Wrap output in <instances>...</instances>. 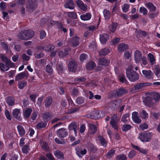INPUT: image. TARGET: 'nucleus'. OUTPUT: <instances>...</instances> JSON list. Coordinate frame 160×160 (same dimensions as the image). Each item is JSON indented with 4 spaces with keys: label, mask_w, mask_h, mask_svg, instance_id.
I'll use <instances>...</instances> for the list:
<instances>
[{
    "label": "nucleus",
    "mask_w": 160,
    "mask_h": 160,
    "mask_svg": "<svg viewBox=\"0 0 160 160\" xmlns=\"http://www.w3.org/2000/svg\"><path fill=\"white\" fill-rule=\"evenodd\" d=\"M89 132L91 134L94 133L97 131V128L94 124H91L89 125Z\"/></svg>",
    "instance_id": "a878e982"
},
{
    "label": "nucleus",
    "mask_w": 160,
    "mask_h": 160,
    "mask_svg": "<svg viewBox=\"0 0 160 160\" xmlns=\"http://www.w3.org/2000/svg\"><path fill=\"white\" fill-rule=\"evenodd\" d=\"M0 68L2 71H5L8 70L9 68L7 65H4L2 63H0Z\"/></svg>",
    "instance_id": "c03bdc74"
},
{
    "label": "nucleus",
    "mask_w": 160,
    "mask_h": 160,
    "mask_svg": "<svg viewBox=\"0 0 160 160\" xmlns=\"http://www.w3.org/2000/svg\"><path fill=\"white\" fill-rule=\"evenodd\" d=\"M79 38L77 36H75L71 40V43L72 46L76 47L79 44Z\"/></svg>",
    "instance_id": "4be33fe9"
},
{
    "label": "nucleus",
    "mask_w": 160,
    "mask_h": 160,
    "mask_svg": "<svg viewBox=\"0 0 160 160\" xmlns=\"http://www.w3.org/2000/svg\"><path fill=\"white\" fill-rule=\"evenodd\" d=\"M134 60L136 63H139L141 61L142 54L141 52L139 50H136L134 53Z\"/></svg>",
    "instance_id": "39448f33"
},
{
    "label": "nucleus",
    "mask_w": 160,
    "mask_h": 160,
    "mask_svg": "<svg viewBox=\"0 0 160 160\" xmlns=\"http://www.w3.org/2000/svg\"><path fill=\"white\" fill-rule=\"evenodd\" d=\"M139 12L140 13L144 15H147L148 13V11L144 7H141L139 8Z\"/></svg>",
    "instance_id": "e433bc0d"
},
{
    "label": "nucleus",
    "mask_w": 160,
    "mask_h": 160,
    "mask_svg": "<svg viewBox=\"0 0 160 160\" xmlns=\"http://www.w3.org/2000/svg\"><path fill=\"white\" fill-rule=\"evenodd\" d=\"M142 73L144 76L147 78H150L152 74L151 71L150 70H143Z\"/></svg>",
    "instance_id": "72a5a7b5"
},
{
    "label": "nucleus",
    "mask_w": 160,
    "mask_h": 160,
    "mask_svg": "<svg viewBox=\"0 0 160 160\" xmlns=\"http://www.w3.org/2000/svg\"><path fill=\"white\" fill-rule=\"evenodd\" d=\"M99 62L101 65L107 66L109 65L110 61L105 58H102L99 59Z\"/></svg>",
    "instance_id": "6ab92c4d"
},
{
    "label": "nucleus",
    "mask_w": 160,
    "mask_h": 160,
    "mask_svg": "<svg viewBox=\"0 0 160 160\" xmlns=\"http://www.w3.org/2000/svg\"><path fill=\"white\" fill-rule=\"evenodd\" d=\"M133 66L131 65L126 70V74L128 78L132 82H134L139 78V76L137 73L132 69Z\"/></svg>",
    "instance_id": "f257e3e1"
},
{
    "label": "nucleus",
    "mask_w": 160,
    "mask_h": 160,
    "mask_svg": "<svg viewBox=\"0 0 160 160\" xmlns=\"http://www.w3.org/2000/svg\"><path fill=\"white\" fill-rule=\"evenodd\" d=\"M98 26H96L93 25H90L86 27V28L89 30L91 31H94L97 28Z\"/></svg>",
    "instance_id": "3c124183"
},
{
    "label": "nucleus",
    "mask_w": 160,
    "mask_h": 160,
    "mask_svg": "<svg viewBox=\"0 0 160 160\" xmlns=\"http://www.w3.org/2000/svg\"><path fill=\"white\" fill-rule=\"evenodd\" d=\"M119 79L121 82L123 83L126 82L124 75L123 74H121L119 77Z\"/></svg>",
    "instance_id": "e2e57ef3"
},
{
    "label": "nucleus",
    "mask_w": 160,
    "mask_h": 160,
    "mask_svg": "<svg viewBox=\"0 0 160 160\" xmlns=\"http://www.w3.org/2000/svg\"><path fill=\"white\" fill-rule=\"evenodd\" d=\"M76 154L79 158H82V156L85 155L87 152V151L86 149H84L82 150L79 149L78 148H76Z\"/></svg>",
    "instance_id": "2eb2a0df"
},
{
    "label": "nucleus",
    "mask_w": 160,
    "mask_h": 160,
    "mask_svg": "<svg viewBox=\"0 0 160 160\" xmlns=\"http://www.w3.org/2000/svg\"><path fill=\"white\" fill-rule=\"evenodd\" d=\"M76 3L79 8L83 11H86L88 9V6L84 4L82 1L80 0H78L76 2Z\"/></svg>",
    "instance_id": "6e6552de"
},
{
    "label": "nucleus",
    "mask_w": 160,
    "mask_h": 160,
    "mask_svg": "<svg viewBox=\"0 0 160 160\" xmlns=\"http://www.w3.org/2000/svg\"><path fill=\"white\" fill-rule=\"evenodd\" d=\"M115 153V151L113 149H111L107 153L106 156L108 158L112 157Z\"/></svg>",
    "instance_id": "603ef678"
},
{
    "label": "nucleus",
    "mask_w": 160,
    "mask_h": 160,
    "mask_svg": "<svg viewBox=\"0 0 160 160\" xmlns=\"http://www.w3.org/2000/svg\"><path fill=\"white\" fill-rule=\"evenodd\" d=\"M155 74L158 78L160 77V69L158 65H157L155 67Z\"/></svg>",
    "instance_id": "58836bf2"
},
{
    "label": "nucleus",
    "mask_w": 160,
    "mask_h": 160,
    "mask_svg": "<svg viewBox=\"0 0 160 160\" xmlns=\"http://www.w3.org/2000/svg\"><path fill=\"white\" fill-rule=\"evenodd\" d=\"M34 34L33 31L31 30L22 31L19 35V38L22 39H29L32 37Z\"/></svg>",
    "instance_id": "7ed1b4c3"
},
{
    "label": "nucleus",
    "mask_w": 160,
    "mask_h": 160,
    "mask_svg": "<svg viewBox=\"0 0 160 160\" xmlns=\"http://www.w3.org/2000/svg\"><path fill=\"white\" fill-rule=\"evenodd\" d=\"M142 119H146L148 117V114L144 110H142V112L140 113Z\"/></svg>",
    "instance_id": "a18cd8bd"
},
{
    "label": "nucleus",
    "mask_w": 160,
    "mask_h": 160,
    "mask_svg": "<svg viewBox=\"0 0 160 160\" xmlns=\"http://www.w3.org/2000/svg\"><path fill=\"white\" fill-rule=\"evenodd\" d=\"M86 79L85 78L82 77V78H78L74 79L75 83L76 84H83V82L85 81Z\"/></svg>",
    "instance_id": "7c9ffc66"
},
{
    "label": "nucleus",
    "mask_w": 160,
    "mask_h": 160,
    "mask_svg": "<svg viewBox=\"0 0 160 160\" xmlns=\"http://www.w3.org/2000/svg\"><path fill=\"white\" fill-rule=\"evenodd\" d=\"M44 50L48 52H50L54 49V46L53 45H48L43 48Z\"/></svg>",
    "instance_id": "ea45409f"
},
{
    "label": "nucleus",
    "mask_w": 160,
    "mask_h": 160,
    "mask_svg": "<svg viewBox=\"0 0 160 160\" xmlns=\"http://www.w3.org/2000/svg\"><path fill=\"white\" fill-rule=\"evenodd\" d=\"M12 113L14 118L19 121L21 120L22 118L20 117V114L19 109L15 108L13 110Z\"/></svg>",
    "instance_id": "dca6fc26"
},
{
    "label": "nucleus",
    "mask_w": 160,
    "mask_h": 160,
    "mask_svg": "<svg viewBox=\"0 0 160 160\" xmlns=\"http://www.w3.org/2000/svg\"><path fill=\"white\" fill-rule=\"evenodd\" d=\"M152 137V133L147 132L140 133L138 138L142 142H149L151 140Z\"/></svg>",
    "instance_id": "20e7f679"
},
{
    "label": "nucleus",
    "mask_w": 160,
    "mask_h": 160,
    "mask_svg": "<svg viewBox=\"0 0 160 160\" xmlns=\"http://www.w3.org/2000/svg\"><path fill=\"white\" fill-rule=\"evenodd\" d=\"M67 15L68 17L73 19H76L77 18L76 13L73 12H68Z\"/></svg>",
    "instance_id": "6e6d98bb"
},
{
    "label": "nucleus",
    "mask_w": 160,
    "mask_h": 160,
    "mask_svg": "<svg viewBox=\"0 0 160 160\" xmlns=\"http://www.w3.org/2000/svg\"><path fill=\"white\" fill-rule=\"evenodd\" d=\"M136 155L135 151L134 150H132L129 152L128 154V157L130 158H132Z\"/></svg>",
    "instance_id": "052dcab7"
},
{
    "label": "nucleus",
    "mask_w": 160,
    "mask_h": 160,
    "mask_svg": "<svg viewBox=\"0 0 160 160\" xmlns=\"http://www.w3.org/2000/svg\"><path fill=\"white\" fill-rule=\"evenodd\" d=\"M129 116V113H126L124 115L122 119V121L124 122H126L127 121V118Z\"/></svg>",
    "instance_id": "bf43d9fd"
},
{
    "label": "nucleus",
    "mask_w": 160,
    "mask_h": 160,
    "mask_svg": "<svg viewBox=\"0 0 160 160\" xmlns=\"http://www.w3.org/2000/svg\"><path fill=\"white\" fill-rule=\"evenodd\" d=\"M110 51L111 50L108 49L104 48L99 51V53L100 55L105 56L110 53Z\"/></svg>",
    "instance_id": "b1692460"
},
{
    "label": "nucleus",
    "mask_w": 160,
    "mask_h": 160,
    "mask_svg": "<svg viewBox=\"0 0 160 160\" xmlns=\"http://www.w3.org/2000/svg\"><path fill=\"white\" fill-rule=\"evenodd\" d=\"M6 102L7 103L9 106H12L14 104V99L12 97H8L7 98Z\"/></svg>",
    "instance_id": "473e14b6"
},
{
    "label": "nucleus",
    "mask_w": 160,
    "mask_h": 160,
    "mask_svg": "<svg viewBox=\"0 0 160 160\" xmlns=\"http://www.w3.org/2000/svg\"><path fill=\"white\" fill-rule=\"evenodd\" d=\"M132 128L131 125L129 124H124L122 127V129L123 131L126 132L130 130Z\"/></svg>",
    "instance_id": "37998d69"
},
{
    "label": "nucleus",
    "mask_w": 160,
    "mask_h": 160,
    "mask_svg": "<svg viewBox=\"0 0 160 160\" xmlns=\"http://www.w3.org/2000/svg\"><path fill=\"white\" fill-rule=\"evenodd\" d=\"M116 158L117 160H127V159L126 156L123 154L118 155Z\"/></svg>",
    "instance_id": "4c0bfd02"
},
{
    "label": "nucleus",
    "mask_w": 160,
    "mask_h": 160,
    "mask_svg": "<svg viewBox=\"0 0 160 160\" xmlns=\"http://www.w3.org/2000/svg\"><path fill=\"white\" fill-rule=\"evenodd\" d=\"M132 118L136 123H139L141 122V120L139 118L138 113L137 112H134L132 113Z\"/></svg>",
    "instance_id": "9d476101"
},
{
    "label": "nucleus",
    "mask_w": 160,
    "mask_h": 160,
    "mask_svg": "<svg viewBox=\"0 0 160 160\" xmlns=\"http://www.w3.org/2000/svg\"><path fill=\"white\" fill-rule=\"evenodd\" d=\"M42 117L44 121H47L51 119L52 117L49 113L45 112L42 114Z\"/></svg>",
    "instance_id": "cd10ccee"
},
{
    "label": "nucleus",
    "mask_w": 160,
    "mask_h": 160,
    "mask_svg": "<svg viewBox=\"0 0 160 160\" xmlns=\"http://www.w3.org/2000/svg\"><path fill=\"white\" fill-rule=\"evenodd\" d=\"M68 128L70 131L73 130L75 135L77 136V130L78 128V125L75 122H72L69 125Z\"/></svg>",
    "instance_id": "423d86ee"
},
{
    "label": "nucleus",
    "mask_w": 160,
    "mask_h": 160,
    "mask_svg": "<svg viewBox=\"0 0 160 160\" xmlns=\"http://www.w3.org/2000/svg\"><path fill=\"white\" fill-rule=\"evenodd\" d=\"M95 66V63L91 61L87 64L86 66V68L88 70H91L93 69Z\"/></svg>",
    "instance_id": "c85d7f7f"
},
{
    "label": "nucleus",
    "mask_w": 160,
    "mask_h": 160,
    "mask_svg": "<svg viewBox=\"0 0 160 160\" xmlns=\"http://www.w3.org/2000/svg\"><path fill=\"white\" fill-rule=\"evenodd\" d=\"M92 14L89 13H87L81 15V19L83 21H88L91 18Z\"/></svg>",
    "instance_id": "412c9836"
},
{
    "label": "nucleus",
    "mask_w": 160,
    "mask_h": 160,
    "mask_svg": "<svg viewBox=\"0 0 160 160\" xmlns=\"http://www.w3.org/2000/svg\"><path fill=\"white\" fill-rule=\"evenodd\" d=\"M118 24L116 23H113L109 27L110 30L112 32H114L116 29L117 28Z\"/></svg>",
    "instance_id": "49530a36"
},
{
    "label": "nucleus",
    "mask_w": 160,
    "mask_h": 160,
    "mask_svg": "<svg viewBox=\"0 0 160 160\" xmlns=\"http://www.w3.org/2000/svg\"><path fill=\"white\" fill-rule=\"evenodd\" d=\"M129 8V5L127 4H124L122 7V8L123 11L124 12H127Z\"/></svg>",
    "instance_id": "8fccbe9b"
},
{
    "label": "nucleus",
    "mask_w": 160,
    "mask_h": 160,
    "mask_svg": "<svg viewBox=\"0 0 160 160\" xmlns=\"http://www.w3.org/2000/svg\"><path fill=\"white\" fill-rule=\"evenodd\" d=\"M155 100H158L160 98V94L156 92H151L150 96H147L146 98V104L149 107H151L153 103L152 102V98Z\"/></svg>",
    "instance_id": "f03ea898"
},
{
    "label": "nucleus",
    "mask_w": 160,
    "mask_h": 160,
    "mask_svg": "<svg viewBox=\"0 0 160 160\" xmlns=\"http://www.w3.org/2000/svg\"><path fill=\"white\" fill-rule=\"evenodd\" d=\"M151 85L150 83H140L135 86L133 89L136 92L139 91L144 86H149Z\"/></svg>",
    "instance_id": "9b49d317"
},
{
    "label": "nucleus",
    "mask_w": 160,
    "mask_h": 160,
    "mask_svg": "<svg viewBox=\"0 0 160 160\" xmlns=\"http://www.w3.org/2000/svg\"><path fill=\"white\" fill-rule=\"evenodd\" d=\"M46 71L49 74H51L52 73L53 70L52 68L50 65H47L46 67Z\"/></svg>",
    "instance_id": "864d4df0"
},
{
    "label": "nucleus",
    "mask_w": 160,
    "mask_h": 160,
    "mask_svg": "<svg viewBox=\"0 0 160 160\" xmlns=\"http://www.w3.org/2000/svg\"><path fill=\"white\" fill-rule=\"evenodd\" d=\"M58 135L61 138H64L68 135V132L64 128H61L58 130L57 131Z\"/></svg>",
    "instance_id": "f8f14e48"
},
{
    "label": "nucleus",
    "mask_w": 160,
    "mask_h": 160,
    "mask_svg": "<svg viewBox=\"0 0 160 160\" xmlns=\"http://www.w3.org/2000/svg\"><path fill=\"white\" fill-rule=\"evenodd\" d=\"M110 124L112 127L115 129L117 130L118 129V126L117 123L114 120L112 119L110 122Z\"/></svg>",
    "instance_id": "09e8293b"
},
{
    "label": "nucleus",
    "mask_w": 160,
    "mask_h": 160,
    "mask_svg": "<svg viewBox=\"0 0 160 160\" xmlns=\"http://www.w3.org/2000/svg\"><path fill=\"white\" fill-rule=\"evenodd\" d=\"M55 142L58 144H64L66 143V141L64 140H61L58 138H56L55 139Z\"/></svg>",
    "instance_id": "680f3d73"
},
{
    "label": "nucleus",
    "mask_w": 160,
    "mask_h": 160,
    "mask_svg": "<svg viewBox=\"0 0 160 160\" xmlns=\"http://www.w3.org/2000/svg\"><path fill=\"white\" fill-rule=\"evenodd\" d=\"M28 73L27 71L23 72L19 74H17L15 77L16 81H18L21 80L25 77H28Z\"/></svg>",
    "instance_id": "1a4fd4ad"
},
{
    "label": "nucleus",
    "mask_w": 160,
    "mask_h": 160,
    "mask_svg": "<svg viewBox=\"0 0 160 160\" xmlns=\"http://www.w3.org/2000/svg\"><path fill=\"white\" fill-rule=\"evenodd\" d=\"M17 128L19 134L21 136H22L25 134V131L23 127L21 125H18Z\"/></svg>",
    "instance_id": "c756f323"
},
{
    "label": "nucleus",
    "mask_w": 160,
    "mask_h": 160,
    "mask_svg": "<svg viewBox=\"0 0 160 160\" xmlns=\"http://www.w3.org/2000/svg\"><path fill=\"white\" fill-rule=\"evenodd\" d=\"M77 63L74 61H71L69 62L68 65V68L70 72H74L77 68Z\"/></svg>",
    "instance_id": "0eeeda50"
},
{
    "label": "nucleus",
    "mask_w": 160,
    "mask_h": 160,
    "mask_svg": "<svg viewBox=\"0 0 160 160\" xmlns=\"http://www.w3.org/2000/svg\"><path fill=\"white\" fill-rule=\"evenodd\" d=\"M126 92L127 91L125 89L123 88H120L119 89L114 90L113 93L115 96H120L126 93Z\"/></svg>",
    "instance_id": "4468645a"
},
{
    "label": "nucleus",
    "mask_w": 160,
    "mask_h": 160,
    "mask_svg": "<svg viewBox=\"0 0 160 160\" xmlns=\"http://www.w3.org/2000/svg\"><path fill=\"white\" fill-rule=\"evenodd\" d=\"M148 58L151 65H153L155 64L156 58L152 54L149 53L148 55Z\"/></svg>",
    "instance_id": "5701e85b"
},
{
    "label": "nucleus",
    "mask_w": 160,
    "mask_h": 160,
    "mask_svg": "<svg viewBox=\"0 0 160 160\" xmlns=\"http://www.w3.org/2000/svg\"><path fill=\"white\" fill-rule=\"evenodd\" d=\"M47 125L46 123L43 122H41L39 123L37 125V128L40 129L42 128H44L46 127Z\"/></svg>",
    "instance_id": "4d7b16f0"
},
{
    "label": "nucleus",
    "mask_w": 160,
    "mask_h": 160,
    "mask_svg": "<svg viewBox=\"0 0 160 160\" xmlns=\"http://www.w3.org/2000/svg\"><path fill=\"white\" fill-rule=\"evenodd\" d=\"M98 140L100 141L102 145L104 147H106L107 144V142L105 139H104L102 137L99 136L98 137Z\"/></svg>",
    "instance_id": "79ce46f5"
},
{
    "label": "nucleus",
    "mask_w": 160,
    "mask_h": 160,
    "mask_svg": "<svg viewBox=\"0 0 160 160\" xmlns=\"http://www.w3.org/2000/svg\"><path fill=\"white\" fill-rule=\"evenodd\" d=\"M87 55L86 54L82 53L81 54L80 57V60L81 62H83L87 58Z\"/></svg>",
    "instance_id": "338daca9"
},
{
    "label": "nucleus",
    "mask_w": 160,
    "mask_h": 160,
    "mask_svg": "<svg viewBox=\"0 0 160 160\" xmlns=\"http://www.w3.org/2000/svg\"><path fill=\"white\" fill-rule=\"evenodd\" d=\"M54 154L57 158L60 159H64L63 154L62 152L57 150L54 152Z\"/></svg>",
    "instance_id": "bb28decb"
},
{
    "label": "nucleus",
    "mask_w": 160,
    "mask_h": 160,
    "mask_svg": "<svg viewBox=\"0 0 160 160\" xmlns=\"http://www.w3.org/2000/svg\"><path fill=\"white\" fill-rule=\"evenodd\" d=\"M27 85V82L24 81H22L18 82V87L20 89H22Z\"/></svg>",
    "instance_id": "f704fd0d"
},
{
    "label": "nucleus",
    "mask_w": 160,
    "mask_h": 160,
    "mask_svg": "<svg viewBox=\"0 0 160 160\" xmlns=\"http://www.w3.org/2000/svg\"><path fill=\"white\" fill-rule=\"evenodd\" d=\"M132 52L129 51H126L124 53V58L126 59H128L131 57Z\"/></svg>",
    "instance_id": "5fc2aeb1"
},
{
    "label": "nucleus",
    "mask_w": 160,
    "mask_h": 160,
    "mask_svg": "<svg viewBox=\"0 0 160 160\" xmlns=\"http://www.w3.org/2000/svg\"><path fill=\"white\" fill-rule=\"evenodd\" d=\"M139 128L142 130H144L148 128V125L146 123H143L140 124L139 125Z\"/></svg>",
    "instance_id": "774afa93"
},
{
    "label": "nucleus",
    "mask_w": 160,
    "mask_h": 160,
    "mask_svg": "<svg viewBox=\"0 0 160 160\" xmlns=\"http://www.w3.org/2000/svg\"><path fill=\"white\" fill-rule=\"evenodd\" d=\"M32 111V109L30 108H27L23 111V115L24 118L28 119L30 116Z\"/></svg>",
    "instance_id": "ddd939ff"
},
{
    "label": "nucleus",
    "mask_w": 160,
    "mask_h": 160,
    "mask_svg": "<svg viewBox=\"0 0 160 160\" xmlns=\"http://www.w3.org/2000/svg\"><path fill=\"white\" fill-rule=\"evenodd\" d=\"M145 5L150 10L154 11L156 9V7L154 6L153 3L151 2L145 3Z\"/></svg>",
    "instance_id": "393cba45"
},
{
    "label": "nucleus",
    "mask_w": 160,
    "mask_h": 160,
    "mask_svg": "<svg viewBox=\"0 0 160 160\" xmlns=\"http://www.w3.org/2000/svg\"><path fill=\"white\" fill-rule=\"evenodd\" d=\"M52 99L50 97L47 98L45 100V105L46 107H49L52 104Z\"/></svg>",
    "instance_id": "a19ab883"
},
{
    "label": "nucleus",
    "mask_w": 160,
    "mask_h": 160,
    "mask_svg": "<svg viewBox=\"0 0 160 160\" xmlns=\"http://www.w3.org/2000/svg\"><path fill=\"white\" fill-rule=\"evenodd\" d=\"M2 60L6 63L9 61L10 59L8 58L4 55H0Z\"/></svg>",
    "instance_id": "69168bd1"
},
{
    "label": "nucleus",
    "mask_w": 160,
    "mask_h": 160,
    "mask_svg": "<svg viewBox=\"0 0 160 160\" xmlns=\"http://www.w3.org/2000/svg\"><path fill=\"white\" fill-rule=\"evenodd\" d=\"M104 17L106 20L109 19L111 16L110 13V12L107 10L105 9L103 12Z\"/></svg>",
    "instance_id": "c9c22d12"
},
{
    "label": "nucleus",
    "mask_w": 160,
    "mask_h": 160,
    "mask_svg": "<svg viewBox=\"0 0 160 160\" xmlns=\"http://www.w3.org/2000/svg\"><path fill=\"white\" fill-rule=\"evenodd\" d=\"M118 103L116 100L110 102L109 103V107L112 108H115L118 106Z\"/></svg>",
    "instance_id": "2f4dec72"
},
{
    "label": "nucleus",
    "mask_w": 160,
    "mask_h": 160,
    "mask_svg": "<svg viewBox=\"0 0 160 160\" xmlns=\"http://www.w3.org/2000/svg\"><path fill=\"white\" fill-rule=\"evenodd\" d=\"M29 150V148L28 145H25L22 148V151L24 153H28Z\"/></svg>",
    "instance_id": "13d9d810"
},
{
    "label": "nucleus",
    "mask_w": 160,
    "mask_h": 160,
    "mask_svg": "<svg viewBox=\"0 0 160 160\" xmlns=\"http://www.w3.org/2000/svg\"><path fill=\"white\" fill-rule=\"evenodd\" d=\"M109 38V36L106 33L100 35V40L102 43H105Z\"/></svg>",
    "instance_id": "f3484780"
},
{
    "label": "nucleus",
    "mask_w": 160,
    "mask_h": 160,
    "mask_svg": "<svg viewBox=\"0 0 160 160\" xmlns=\"http://www.w3.org/2000/svg\"><path fill=\"white\" fill-rule=\"evenodd\" d=\"M64 6L65 8H68L70 9H73L74 8V5L72 0H70L66 2Z\"/></svg>",
    "instance_id": "aec40b11"
},
{
    "label": "nucleus",
    "mask_w": 160,
    "mask_h": 160,
    "mask_svg": "<svg viewBox=\"0 0 160 160\" xmlns=\"http://www.w3.org/2000/svg\"><path fill=\"white\" fill-rule=\"evenodd\" d=\"M84 100L83 98L82 97H79L77 98L76 101L77 103L79 104H81L82 103Z\"/></svg>",
    "instance_id": "0e129e2a"
},
{
    "label": "nucleus",
    "mask_w": 160,
    "mask_h": 160,
    "mask_svg": "<svg viewBox=\"0 0 160 160\" xmlns=\"http://www.w3.org/2000/svg\"><path fill=\"white\" fill-rule=\"evenodd\" d=\"M65 69L62 63L59 65L58 64L57 67V69L59 74L62 73Z\"/></svg>",
    "instance_id": "de8ad7c7"
},
{
    "label": "nucleus",
    "mask_w": 160,
    "mask_h": 160,
    "mask_svg": "<svg viewBox=\"0 0 160 160\" xmlns=\"http://www.w3.org/2000/svg\"><path fill=\"white\" fill-rule=\"evenodd\" d=\"M128 48V46L127 44L122 43L119 44L118 47V51L120 52H122L124 50L127 49Z\"/></svg>",
    "instance_id": "a211bd4d"
}]
</instances>
